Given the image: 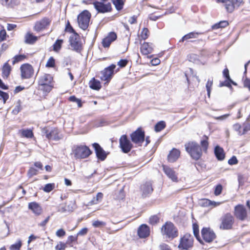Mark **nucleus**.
I'll return each instance as SVG.
<instances>
[{
    "mask_svg": "<svg viewBox=\"0 0 250 250\" xmlns=\"http://www.w3.org/2000/svg\"><path fill=\"white\" fill-rule=\"evenodd\" d=\"M65 31L70 33H74L75 34V33H76V32L75 31V30H74V29L72 28V27L71 26V25H70L69 22L68 21L67 23V24L66 25V27H65Z\"/></svg>",
    "mask_w": 250,
    "mask_h": 250,
    "instance_id": "obj_59",
    "label": "nucleus"
},
{
    "mask_svg": "<svg viewBox=\"0 0 250 250\" xmlns=\"http://www.w3.org/2000/svg\"><path fill=\"white\" fill-rule=\"evenodd\" d=\"M127 62L128 61L127 60L122 59L118 62V65H119L121 67H124L126 65Z\"/></svg>",
    "mask_w": 250,
    "mask_h": 250,
    "instance_id": "obj_63",
    "label": "nucleus"
},
{
    "mask_svg": "<svg viewBox=\"0 0 250 250\" xmlns=\"http://www.w3.org/2000/svg\"><path fill=\"white\" fill-rule=\"evenodd\" d=\"M149 228L146 225H142L138 230V234L140 238H146L149 235Z\"/></svg>",
    "mask_w": 250,
    "mask_h": 250,
    "instance_id": "obj_22",
    "label": "nucleus"
},
{
    "mask_svg": "<svg viewBox=\"0 0 250 250\" xmlns=\"http://www.w3.org/2000/svg\"><path fill=\"white\" fill-rule=\"evenodd\" d=\"M223 189V187L221 184L217 185L215 188L214 190V194L216 196H218L222 193Z\"/></svg>",
    "mask_w": 250,
    "mask_h": 250,
    "instance_id": "obj_52",
    "label": "nucleus"
},
{
    "mask_svg": "<svg viewBox=\"0 0 250 250\" xmlns=\"http://www.w3.org/2000/svg\"><path fill=\"white\" fill-rule=\"evenodd\" d=\"M214 154L218 160L222 161L225 158V154L223 149L217 146L214 148Z\"/></svg>",
    "mask_w": 250,
    "mask_h": 250,
    "instance_id": "obj_27",
    "label": "nucleus"
},
{
    "mask_svg": "<svg viewBox=\"0 0 250 250\" xmlns=\"http://www.w3.org/2000/svg\"><path fill=\"white\" fill-rule=\"evenodd\" d=\"M180 155V150L176 148H173L170 151L167 156L168 161L171 163H173L178 159Z\"/></svg>",
    "mask_w": 250,
    "mask_h": 250,
    "instance_id": "obj_23",
    "label": "nucleus"
},
{
    "mask_svg": "<svg viewBox=\"0 0 250 250\" xmlns=\"http://www.w3.org/2000/svg\"><path fill=\"white\" fill-rule=\"evenodd\" d=\"M120 147L125 153H128L132 148L133 145L126 135L121 136L119 139Z\"/></svg>",
    "mask_w": 250,
    "mask_h": 250,
    "instance_id": "obj_10",
    "label": "nucleus"
},
{
    "mask_svg": "<svg viewBox=\"0 0 250 250\" xmlns=\"http://www.w3.org/2000/svg\"><path fill=\"white\" fill-rule=\"evenodd\" d=\"M55 188L54 183H49L46 184L43 188V190L46 192H49Z\"/></svg>",
    "mask_w": 250,
    "mask_h": 250,
    "instance_id": "obj_43",
    "label": "nucleus"
},
{
    "mask_svg": "<svg viewBox=\"0 0 250 250\" xmlns=\"http://www.w3.org/2000/svg\"><path fill=\"white\" fill-rule=\"evenodd\" d=\"M92 146L95 149L97 158L101 161L104 160L107 154L105 151L98 143H95L92 144Z\"/></svg>",
    "mask_w": 250,
    "mask_h": 250,
    "instance_id": "obj_19",
    "label": "nucleus"
},
{
    "mask_svg": "<svg viewBox=\"0 0 250 250\" xmlns=\"http://www.w3.org/2000/svg\"><path fill=\"white\" fill-rule=\"evenodd\" d=\"M22 136L27 138H31L33 136V133L30 129H22L20 130Z\"/></svg>",
    "mask_w": 250,
    "mask_h": 250,
    "instance_id": "obj_36",
    "label": "nucleus"
},
{
    "mask_svg": "<svg viewBox=\"0 0 250 250\" xmlns=\"http://www.w3.org/2000/svg\"><path fill=\"white\" fill-rule=\"evenodd\" d=\"M103 198V194L102 192H98L95 197L89 202V205H96L102 201Z\"/></svg>",
    "mask_w": 250,
    "mask_h": 250,
    "instance_id": "obj_30",
    "label": "nucleus"
},
{
    "mask_svg": "<svg viewBox=\"0 0 250 250\" xmlns=\"http://www.w3.org/2000/svg\"><path fill=\"white\" fill-rule=\"evenodd\" d=\"M51 22V20L50 19L44 17L35 23L34 29L36 31H41L49 26Z\"/></svg>",
    "mask_w": 250,
    "mask_h": 250,
    "instance_id": "obj_15",
    "label": "nucleus"
},
{
    "mask_svg": "<svg viewBox=\"0 0 250 250\" xmlns=\"http://www.w3.org/2000/svg\"><path fill=\"white\" fill-rule=\"evenodd\" d=\"M193 245L192 236L190 234L186 233L180 238L178 248L181 250H189L192 248Z\"/></svg>",
    "mask_w": 250,
    "mask_h": 250,
    "instance_id": "obj_5",
    "label": "nucleus"
},
{
    "mask_svg": "<svg viewBox=\"0 0 250 250\" xmlns=\"http://www.w3.org/2000/svg\"><path fill=\"white\" fill-rule=\"evenodd\" d=\"M0 97L3 99V103H5L6 101L9 98V95L7 93L3 92L0 90Z\"/></svg>",
    "mask_w": 250,
    "mask_h": 250,
    "instance_id": "obj_56",
    "label": "nucleus"
},
{
    "mask_svg": "<svg viewBox=\"0 0 250 250\" xmlns=\"http://www.w3.org/2000/svg\"><path fill=\"white\" fill-rule=\"evenodd\" d=\"M149 31L147 28H144L141 33V38L143 40L146 39L149 36Z\"/></svg>",
    "mask_w": 250,
    "mask_h": 250,
    "instance_id": "obj_50",
    "label": "nucleus"
},
{
    "mask_svg": "<svg viewBox=\"0 0 250 250\" xmlns=\"http://www.w3.org/2000/svg\"><path fill=\"white\" fill-rule=\"evenodd\" d=\"M201 233L204 240L208 243L212 242L216 237L215 233L210 228H203Z\"/></svg>",
    "mask_w": 250,
    "mask_h": 250,
    "instance_id": "obj_17",
    "label": "nucleus"
},
{
    "mask_svg": "<svg viewBox=\"0 0 250 250\" xmlns=\"http://www.w3.org/2000/svg\"><path fill=\"white\" fill-rule=\"evenodd\" d=\"M70 46L73 49L77 52H80L82 49V44L80 41L79 35L77 33L72 35L69 39Z\"/></svg>",
    "mask_w": 250,
    "mask_h": 250,
    "instance_id": "obj_12",
    "label": "nucleus"
},
{
    "mask_svg": "<svg viewBox=\"0 0 250 250\" xmlns=\"http://www.w3.org/2000/svg\"><path fill=\"white\" fill-rule=\"evenodd\" d=\"M234 9L238 8L244 3L243 0H231Z\"/></svg>",
    "mask_w": 250,
    "mask_h": 250,
    "instance_id": "obj_49",
    "label": "nucleus"
},
{
    "mask_svg": "<svg viewBox=\"0 0 250 250\" xmlns=\"http://www.w3.org/2000/svg\"><path fill=\"white\" fill-rule=\"evenodd\" d=\"M91 14L87 10H84L78 16V22L80 27L85 30L89 25Z\"/></svg>",
    "mask_w": 250,
    "mask_h": 250,
    "instance_id": "obj_7",
    "label": "nucleus"
},
{
    "mask_svg": "<svg viewBox=\"0 0 250 250\" xmlns=\"http://www.w3.org/2000/svg\"><path fill=\"white\" fill-rule=\"evenodd\" d=\"M21 102L20 101H19L18 102L17 104V105L15 106V108L12 110V113L15 114L17 115L19 113L20 111L21 110Z\"/></svg>",
    "mask_w": 250,
    "mask_h": 250,
    "instance_id": "obj_48",
    "label": "nucleus"
},
{
    "mask_svg": "<svg viewBox=\"0 0 250 250\" xmlns=\"http://www.w3.org/2000/svg\"><path fill=\"white\" fill-rule=\"evenodd\" d=\"M193 230L194 236L196 237V238L199 240V228L198 226L196 224H193Z\"/></svg>",
    "mask_w": 250,
    "mask_h": 250,
    "instance_id": "obj_51",
    "label": "nucleus"
},
{
    "mask_svg": "<svg viewBox=\"0 0 250 250\" xmlns=\"http://www.w3.org/2000/svg\"><path fill=\"white\" fill-rule=\"evenodd\" d=\"M92 225L95 228H101L106 225L104 222L99 220L94 221L92 223Z\"/></svg>",
    "mask_w": 250,
    "mask_h": 250,
    "instance_id": "obj_46",
    "label": "nucleus"
},
{
    "mask_svg": "<svg viewBox=\"0 0 250 250\" xmlns=\"http://www.w3.org/2000/svg\"><path fill=\"white\" fill-rule=\"evenodd\" d=\"M238 163V161L237 159V158L235 156H233L228 161V163L230 165H236Z\"/></svg>",
    "mask_w": 250,
    "mask_h": 250,
    "instance_id": "obj_58",
    "label": "nucleus"
},
{
    "mask_svg": "<svg viewBox=\"0 0 250 250\" xmlns=\"http://www.w3.org/2000/svg\"><path fill=\"white\" fill-rule=\"evenodd\" d=\"M88 232V229L86 228H83L81 229L77 233V235L78 236H83L87 234Z\"/></svg>",
    "mask_w": 250,
    "mask_h": 250,
    "instance_id": "obj_62",
    "label": "nucleus"
},
{
    "mask_svg": "<svg viewBox=\"0 0 250 250\" xmlns=\"http://www.w3.org/2000/svg\"><path fill=\"white\" fill-rule=\"evenodd\" d=\"M212 84H213L212 80H208L206 83V87L207 91V94H208V97H210L211 90V87L212 86Z\"/></svg>",
    "mask_w": 250,
    "mask_h": 250,
    "instance_id": "obj_44",
    "label": "nucleus"
},
{
    "mask_svg": "<svg viewBox=\"0 0 250 250\" xmlns=\"http://www.w3.org/2000/svg\"><path fill=\"white\" fill-rule=\"evenodd\" d=\"M93 4L98 13H105L111 12L112 10V6L110 2L104 3L103 1H95L93 2Z\"/></svg>",
    "mask_w": 250,
    "mask_h": 250,
    "instance_id": "obj_11",
    "label": "nucleus"
},
{
    "mask_svg": "<svg viewBox=\"0 0 250 250\" xmlns=\"http://www.w3.org/2000/svg\"><path fill=\"white\" fill-rule=\"evenodd\" d=\"M21 247V241L20 240H18V241L11 245L10 247V250H20Z\"/></svg>",
    "mask_w": 250,
    "mask_h": 250,
    "instance_id": "obj_41",
    "label": "nucleus"
},
{
    "mask_svg": "<svg viewBox=\"0 0 250 250\" xmlns=\"http://www.w3.org/2000/svg\"><path fill=\"white\" fill-rule=\"evenodd\" d=\"M25 58L26 56L24 55H16L13 58L12 63L14 64L18 62L22 61Z\"/></svg>",
    "mask_w": 250,
    "mask_h": 250,
    "instance_id": "obj_40",
    "label": "nucleus"
},
{
    "mask_svg": "<svg viewBox=\"0 0 250 250\" xmlns=\"http://www.w3.org/2000/svg\"><path fill=\"white\" fill-rule=\"evenodd\" d=\"M72 151L76 159L86 158L92 153L89 147L84 145L74 146Z\"/></svg>",
    "mask_w": 250,
    "mask_h": 250,
    "instance_id": "obj_3",
    "label": "nucleus"
},
{
    "mask_svg": "<svg viewBox=\"0 0 250 250\" xmlns=\"http://www.w3.org/2000/svg\"><path fill=\"white\" fill-rule=\"evenodd\" d=\"M18 0H0V3L3 6L8 7H13L19 4Z\"/></svg>",
    "mask_w": 250,
    "mask_h": 250,
    "instance_id": "obj_29",
    "label": "nucleus"
},
{
    "mask_svg": "<svg viewBox=\"0 0 250 250\" xmlns=\"http://www.w3.org/2000/svg\"><path fill=\"white\" fill-rule=\"evenodd\" d=\"M166 127V123L164 121H160L155 125V131L160 132Z\"/></svg>",
    "mask_w": 250,
    "mask_h": 250,
    "instance_id": "obj_38",
    "label": "nucleus"
},
{
    "mask_svg": "<svg viewBox=\"0 0 250 250\" xmlns=\"http://www.w3.org/2000/svg\"><path fill=\"white\" fill-rule=\"evenodd\" d=\"M223 202H215V201H212L209 200H206L205 201L204 204L206 205V206H212L214 207L218 206L220 205Z\"/></svg>",
    "mask_w": 250,
    "mask_h": 250,
    "instance_id": "obj_42",
    "label": "nucleus"
},
{
    "mask_svg": "<svg viewBox=\"0 0 250 250\" xmlns=\"http://www.w3.org/2000/svg\"><path fill=\"white\" fill-rule=\"evenodd\" d=\"M227 86L229 88L232 87L230 83V82L229 81H228L227 79H226V80H225L224 82H221L219 84L220 87H222V86Z\"/></svg>",
    "mask_w": 250,
    "mask_h": 250,
    "instance_id": "obj_61",
    "label": "nucleus"
},
{
    "mask_svg": "<svg viewBox=\"0 0 250 250\" xmlns=\"http://www.w3.org/2000/svg\"><path fill=\"white\" fill-rule=\"evenodd\" d=\"M201 34V33L199 32H190L185 36H184L181 40L180 41V42H183L184 41L190 39H193V38H197L199 35Z\"/></svg>",
    "mask_w": 250,
    "mask_h": 250,
    "instance_id": "obj_31",
    "label": "nucleus"
},
{
    "mask_svg": "<svg viewBox=\"0 0 250 250\" xmlns=\"http://www.w3.org/2000/svg\"><path fill=\"white\" fill-rule=\"evenodd\" d=\"M56 235L59 237H62L65 235V231L62 229H59L56 231Z\"/></svg>",
    "mask_w": 250,
    "mask_h": 250,
    "instance_id": "obj_64",
    "label": "nucleus"
},
{
    "mask_svg": "<svg viewBox=\"0 0 250 250\" xmlns=\"http://www.w3.org/2000/svg\"><path fill=\"white\" fill-rule=\"evenodd\" d=\"M163 169L166 175L174 182H178L177 174L172 168L166 165L163 166Z\"/></svg>",
    "mask_w": 250,
    "mask_h": 250,
    "instance_id": "obj_18",
    "label": "nucleus"
},
{
    "mask_svg": "<svg viewBox=\"0 0 250 250\" xmlns=\"http://www.w3.org/2000/svg\"><path fill=\"white\" fill-rule=\"evenodd\" d=\"M78 236H73L70 235L67 238V240L66 241L67 244H71L73 242L76 241L77 240Z\"/></svg>",
    "mask_w": 250,
    "mask_h": 250,
    "instance_id": "obj_55",
    "label": "nucleus"
},
{
    "mask_svg": "<svg viewBox=\"0 0 250 250\" xmlns=\"http://www.w3.org/2000/svg\"><path fill=\"white\" fill-rule=\"evenodd\" d=\"M188 59L190 62H196L198 61V56L196 54H192L188 56Z\"/></svg>",
    "mask_w": 250,
    "mask_h": 250,
    "instance_id": "obj_57",
    "label": "nucleus"
},
{
    "mask_svg": "<svg viewBox=\"0 0 250 250\" xmlns=\"http://www.w3.org/2000/svg\"><path fill=\"white\" fill-rule=\"evenodd\" d=\"M142 191V196H146L148 194H150L153 191L152 184L150 182H146L141 187Z\"/></svg>",
    "mask_w": 250,
    "mask_h": 250,
    "instance_id": "obj_25",
    "label": "nucleus"
},
{
    "mask_svg": "<svg viewBox=\"0 0 250 250\" xmlns=\"http://www.w3.org/2000/svg\"><path fill=\"white\" fill-rule=\"evenodd\" d=\"M42 133L43 136H45L48 140L58 141L62 138V137L59 135V130L55 127L42 128Z\"/></svg>",
    "mask_w": 250,
    "mask_h": 250,
    "instance_id": "obj_6",
    "label": "nucleus"
},
{
    "mask_svg": "<svg viewBox=\"0 0 250 250\" xmlns=\"http://www.w3.org/2000/svg\"><path fill=\"white\" fill-rule=\"evenodd\" d=\"M163 235H165L168 238L173 239L178 235L177 229L171 222H166L161 229Z\"/></svg>",
    "mask_w": 250,
    "mask_h": 250,
    "instance_id": "obj_4",
    "label": "nucleus"
},
{
    "mask_svg": "<svg viewBox=\"0 0 250 250\" xmlns=\"http://www.w3.org/2000/svg\"><path fill=\"white\" fill-rule=\"evenodd\" d=\"M24 42L26 44H33L38 39V37L34 36L32 33L28 32L24 36Z\"/></svg>",
    "mask_w": 250,
    "mask_h": 250,
    "instance_id": "obj_28",
    "label": "nucleus"
},
{
    "mask_svg": "<svg viewBox=\"0 0 250 250\" xmlns=\"http://www.w3.org/2000/svg\"><path fill=\"white\" fill-rule=\"evenodd\" d=\"M141 52L143 55H148L152 53L153 50L152 44L144 42L141 46Z\"/></svg>",
    "mask_w": 250,
    "mask_h": 250,
    "instance_id": "obj_24",
    "label": "nucleus"
},
{
    "mask_svg": "<svg viewBox=\"0 0 250 250\" xmlns=\"http://www.w3.org/2000/svg\"><path fill=\"white\" fill-rule=\"evenodd\" d=\"M159 218L157 215H153L150 217L149 222L151 224H155L158 222Z\"/></svg>",
    "mask_w": 250,
    "mask_h": 250,
    "instance_id": "obj_54",
    "label": "nucleus"
},
{
    "mask_svg": "<svg viewBox=\"0 0 250 250\" xmlns=\"http://www.w3.org/2000/svg\"><path fill=\"white\" fill-rule=\"evenodd\" d=\"M117 35L114 32L109 33L108 35L103 40L102 44L104 47H108L112 42L116 40Z\"/></svg>",
    "mask_w": 250,
    "mask_h": 250,
    "instance_id": "obj_20",
    "label": "nucleus"
},
{
    "mask_svg": "<svg viewBox=\"0 0 250 250\" xmlns=\"http://www.w3.org/2000/svg\"><path fill=\"white\" fill-rule=\"evenodd\" d=\"M234 215L241 221L245 220L247 217V210L245 207L241 205H238L235 207Z\"/></svg>",
    "mask_w": 250,
    "mask_h": 250,
    "instance_id": "obj_16",
    "label": "nucleus"
},
{
    "mask_svg": "<svg viewBox=\"0 0 250 250\" xmlns=\"http://www.w3.org/2000/svg\"><path fill=\"white\" fill-rule=\"evenodd\" d=\"M66 248V244L62 242H60L55 247L56 250H64Z\"/></svg>",
    "mask_w": 250,
    "mask_h": 250,
    "instance_id": "obj_53",
    "label": "nucleus"
},
{
    "mask_svg": "<svg viewBox=\"0 0 250 250\" xmlns=\"http://www.w3.org/2000/svg\"><path fill=\"white\" fill-rule=\"evenodd\" d=\"M219 1H221L220 3L224 4V6L226 9V11L228 13H231L234 10V6L231 2V0H218Z\"/></svg>",
    "mask_w": 250,
    "mask_h": 250,
    "instance_id": "obj_26",
    "label": "nucleus"
},
{
    "mask_svg": "<svg viewBox=\"0 0 250 250\" xmlns=\"http://www.w3.org/2000/svg\"><path fill=\"white\" fill-rule=\"evenodd\" d=\"M37 174V170L31 167L28 172V175L29 177H31L34 175H35Z\"/></svg>",
    "mask_w": 250,
    "mask_h": 250,
    "instance_id": "obj_60",
    "label": "nucleus"
},
{
    "mask_svg": "<svg viewBox=\"0 0 250 250\" xmlns=\"http://www.w3.org/2000/svg\"><path fill=\"white\" fill-rule=\"evenodd\" d=\"M89 84L90 88L94 90H99L101 87L100 82L95 78L90 81Z\"/></svg>",
    "mask_w": 250,
    "mask_h": 250,
    "instance_id": "obj_33",
    "label": "nucleus"
},
{
    "mask_svg": "<svg viewBox=\"0 0 250 250\" xmlns=\"http://www.w3.org/2000/svg\"><path fill=\"white\" fill-rule=\"evenodd\" d=\"M62 40H57L53 44V50L57 52H59L62 47Z\"/></svg>",
    "mask_w": 250,
    "mask_h": 250,
    "instance_id": "obj_37",
    "label": "nucleus"
},
{
    "mask_svg": "<svg viewBox=\"0 0 250 250\" xmlns=\"http://www.w3.org/2000/svg\"><path fill=\"white\" fill-rule=\"evenodd\" d=\"M69 100L72 102L77 103L79 107L82 106V101L81 99L77 98L75 96H71L69 98Z\"/></svg>",
    "mask_w": 250,
    "mask_h": 250,
    "instance_id": "obj_45",
    "label": "nucleus"
},
{
    "mask_svg": "<svg viewBox=\"0 0 250 250\" xmlns=\"http://www.w3.org/2000/svg\"><path fill=\"white\" fill-rule=\"evenodd\" d=\"M205 139L201 140V145L202 147L203 150L206 152L207 151V149L208 146V137L205 135L204 136Z\"/></svg>",
    "mask_w": 250,
    "mask_h": 250,
    "instance_id": "obj_39",
    "label": "nucleus"
},
{
    "mask_svg": "<svg viewBox=\"0 0 250 250\" xmlns=\"http://www.w3.org/2000/svg\"><path fill=\"white\" fill-rule=\"evenodd\" d=\"M55 64V60L53 57H50L46 63V67H53Z\"/></svg>",
    "mask_w": 250,
    "mask_h": 250,
    "instance_id": "obj_47",
    "label": "nucleus"
},
{
    "mask_svg": "<svg viewBox=\"0 0 250 250\" xmlns=\"http://www.w3.org/2000/svg\"><path fill=\"white\" fill-rule=\"evenodd\" d=\"M220 228L222 229H231L234 223V218L232 215L228 213L223 215L220 219Z\"/></svg>",
    "mask_w": 250,
    "mask_h": 250,
    "instance_id": "obj_8",
    "label": "nucleus"
},
{
    "mask_svg": "<svg viewBox=\"0 0 250 250\" xmlns=\"http://www.w3.org/2000/svg\"><path fill=\"white\" fill-rule=\"evenodd\" d=\"M28 209L32 210L36 215L39 216L42 213V209L41 206L36 202L29 203L28 205Z\"/></svg>",
    "mask_w": 250,
    "mask_h": 250,
    "instance_id": "obj_21",
    "label": "nucleus"
},
{
    "mask_svg": "<svg viewBox=\"0 0 250 250\" xmlns=\"http://www.w3.org/2000/svg\"><path fill=\"white\" fill-rule=\"evenodd\" d=\"M52 81L53 78L51 75L44 74L40 77L38 81L39 89L49 92L53 87Z\"/></svg>",
    "mask_w": 250,
    "mask_h": 250,
    "instance_id": "obj_2",
    "label": "nucleus"
},
{
    "mask_svg": "<svg viewBox=\"0 0 250 250\" xmlns=\"http://www.w3.org/2000/svg\"><path fill=\"white\" fill-rule=\"evenodd\" d=\"M11 70V67L10 65L6 62L2 67V77L4 78H7L10 75Z\"/></svg>",
    "mask_w": 250,
    "mask_h": 250,
    "instance_id": "obj_32",
    "label": "nucleus"
},
{
    "mask_svg": "<svg viewBox=\"0 0 250 250\" xmlns=\"http://www.w3.org/2000/svg\"><path fill=\"white\" fill-rule=\"evenodd\" d=\"M229 25V23L226 21H221L212 26L213 29H217L219 28H224Z\"/></svg>",
    "mask_w": 250,
    "mask_h": 250,
    "instance_id": "obj_35",
    "label": "nucleus"
},
{
    "mask_svg": "<svg viewBox=\"0 0 250 250\" xmlns=\"http://www.w3.org/2000/svg\"><path fill=\"white\" fill-rule=\"evenodd\" d=\"M130 138L133 143L141 146L145 139V132L138 128L130 134Z\"/></svg>",
    "mask_w": 250,
    "mask_h": 250,
    "instance_id": "obj_9",
    "label": "nucleus"
},
{
    "mask_svg": "<svg viewBox=\"0 0 250 250\" xmlns=\"http://www.w3.org/2000/svg\"><path fill=\"white\" fill-rule=\"evenodd\" d=\"M186 151L191 157L195 160H199L202 155V149L198 144L195 142H189L185 145Z\"/></svg>",
    "mask_w": 250,
    "mask_h": 250,
    "instance_id": "obj_1",
    "label": "nucleus"
},
{
    "mask_svg": "<svg viewBox=\"0 0 250 250\" xmlns=\"http://www.w3.org/2000/svg\"><path fill=\"white\" fill-rule=\"evenodd\" d=\"M21 77L22 79H29L34 74V69L31 65L25 63L21 66Z\"/></svg>",
    "mask_w": 250,
    "mask_h": 250,
    "instance_id": "obj_13",
    "label": "nucleus"
},
{
    "mask_svg": "<svg viewBox=\"0 0 250 250\" xmlns=\"http://www.w3.org/2000/svg\"><path fill=\"white\" fill-rule=\"evenodd\" d=\"M116 67V65L112 64L108 67L105 68L101 72V79L102 81H106V83L111 80L114 73V69Z\"/></svg>",
    "mask_w": 250,
    "mask_h": 250,
    "instance_id": "obj_14",
    "label": "nucleus"
},
{
    "mask_svg": "<svg viewBox=\"0 0 250 250\" xmlns=\"http://www.w3.org/2000/svg\"><path fill=\"white\" fill-rule=\"evenodd\" d=\"M111 1L117 10L120 11L123 8L125 3L123 0H111Z\"/></svg>",
    "mask_w": 250,
    "mask_h": 250,
    "instance_id": "obj_34",
    "label": "nucleus"
}]
</instances>
